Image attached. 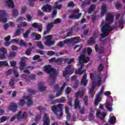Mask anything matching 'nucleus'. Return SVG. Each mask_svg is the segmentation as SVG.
Here are the masks:
<instances>
[{"label":"nucleus","instance_id":"nucleus-1","mask_svg":"<svg viewBox=\"0 0 125 125\" xmlns=\"http://www.w3.org/2000/svg\"><path fill=\"white\" fill-rule=\"evenodd\" d=\"M44 71L49 74V79L51 80L50 83V85H53L55 83V81H56V78L57 77V71L53 68H51V65L48 64L44 66Z\"/></svg>","mask_w":125,"mask_h":125},{"label":"nucleus","instance_id":"nucleus-2","mask_svg":"<svg viewBox=\"0 0 125 125\" xmlns=\"http://www.w3.org/2000/svg\"><path fill=\"white\" fill-rule=\"evenodd\" d=\"M63 104H59L57 106L54 105L52 107V111L57 116L58 119H61L63 116Z\"/></svg>","mask_w":125,"mask_h":125},{"label":"nucleus","instance_id":"nucleus-3","mask_svg":"<svg viewBox=\"0 0 125 125\" xmlns=\"http://www.w3.org/2000/svg\"><path fill=\"white\" fill-rule=\"evenodd\" d=\"M104 21H102L100 26L102 27L101 28V32L103 33H109V32L113 31L114 29H116V27L114 26H112L109 25V23L104 24Z\"/></svg>","mask_w":125,"mask_h":125},{"label":"nucleus","instance_id":"nucleus-4","mask_svg":"<svg viewBox=\"0 0 125 125\" xmlns=\"http://www.w3.org/2000/svg\"><path fill=\"white\" fill-rule=\"evenodd\" d=\"M78 60L81 65L80 69L82 70V69L83 68V66H84L83 64L87 63V62L89 61L90 59L88 57L84 56V55H80V56L78 57Z\"/></svg>","mask_w":125,"mask_h":125},{"label":"nucleus","instance_id":"nucleus-5","mask_svg":"<svg viewBox=\"0 0 125 125\" xmlns=\"http://www.w3.org/2000/svg\"><path fill=\"white\" fill-rule=\"evenodd\" d=\"M44 39L46 40L45 44L47 46H52L55 43L54 41H52V35H51L45 36Z\"/></svg>","mask_w":125,"mask_h":125},{"label":"nucleus","instance_id":"nucleus-6","mask_svg":"<svg viewBox=\"0 0 125 125\" xmlns=\"http://www.w3.org/2000/svg\"><path fill=\"white\" fill-rule=\"evenodd\" d=\"M75 109H79L80 114L83 115L84 114V111L85 109L84 108H82V105L80 104V100L79 99H76L75 101Z\"/></svg>","mask_w":125,"mask_h":125},{"label":"nucleus","instance_id":"nucleus-7","mask_svg":"<svg viewBox=\"0 0 125 125\" xmlns=\"http://www.w3.org/2000/svg\"><path fill=\"white\" fill-rule=\"evenodd\" d=\"M22 79L25 80L26 82L29 83V82H31V80L36 79V75L31 74L30 76H29L28 74H24L22 75Z\"/></svg>","mask_w":125,"mask_h":125},{"label":"nucleus","instance_id":"nucleus-8","mask_svg":"<svg viewBox=\"0 0 125 125\" xmlns=\"http://www.w3.org/2000/svg\"><path fill=\"white\" fill-rule=\"evenodd\" d=\"M7 55V49L5 48H0V59L3 60L6 59Z\"/></svg>","mask_w":125,"mask_h":125},{"label":"nucleus","instance_id":"nucleus-9","mask_svg":"<svg viewBox=\"0 0 125 125\" xmlns=\"http://www.w3.org/2000/svg\"><path fill=\"white\" fill-rule=\"evenodd\" d=\"M74 73V71L72 70V66L70 65H68L65 68L64 71H63V77H66L69 74H72Z\"/></svg>","mask_w":125,"mask_h":125},{"label":"nucleus","instance_id":"nucleus-10","mask_svg":"<svg viewBox=\"0 0 125 125\" xmlns=\"http://www.w3.org/2000/svg\"><path fill=\"white\" fill-rule=\"evenodd\" d=\"M53 9V8H52V6H51V5L46 4L45 5H44L42 7L41 9L43 12H48V13H50V12L52 11Z\"/></svg>","mask_w":125,"mask_h":125},{"label":"nucleus","instance_id":"nucleus-11","mask_svg":"<svg viewBox=\"0 0 125 125\" xmlns=\"http://www.w3.org/2000/svg\"><path fill=\"white\" fill-rule=\"evenodd\" d=\"M43 125H50V119L47 114L45 113L42 118Z\"/></svg>","mask_w":125,"mask_h":125},{"label":"nucleus","instance_id":"nucleus-12","mask_svg":"<svg viewBox=\"0 0 125 125\" xmlns=\"http://www.w3.org/2000/svg\"><path fill=\"white\" fill-rule=\"evenodd\" d=\"M1 21L5 23L7 21V18H6V13L4 11L0 10V22Z\"/></svg>","mask_w":125,"mask_h":125},{"label":"nucleus","instance_id":"nucleus-13","mask_svg":"<svg viewBox=\"0 0 125 125\" xmlns=\"http://www.w3.org/2000/svg\"><path fill=\"white\" fill-rule=\"evenodd\" d=\"M95 50L96 52H98L99 54H104L105 53V49L104 47L100 46L98 44H96L95 47Z\"/></svg>","mask_w":125,"mask_h":125},{"label":"nucleus","instance_id":"nucleus-14","mask_svg":"<svg viewBox=\"0 0 125 125\" xmlns=\"http://www.w3.org/2000/svg\"><path fill=\"white\" fill-rule=\"evenodd\" d=\"M79 25V23H75L74 27H71L66 30V32L67 33H66V36H65V38L68 37H71L72 35H73V31H74V28L76 27V26H78Z\"/></svg>","mask_w":125,"mask_h":125},{"label":"nucleus","instance_id":"nucleus-15","mask_svg":"<svg viewBox=\"0 0 125 125\" xmlns=\"http://www.w3.org/2000/svg\"><path fill=\"white\" fill-rule=\"evenodd\" d=\"M87 78V74L85 73L83 76L82 80L81 82V84H83L84 86H86V84H87L88 80H87V79H86Z\"/></svg>","mask_w":125,"mask_h":125},{"label":"nucleus","instance_id":"nucleus-16","mask_svg":"<svg viewBox=\"0 0 125 125\" xmlns=\"http://www.w3.org/2000/svg\"><path fill=\"white\" fill-rule=\"evenodd\" d=\"M106 22L112 23L114 21V16L111 13H108L106 19Z\"/></svg>","mask_w":125,"mask_h":125},{"label":"nucleus","instance_id":"nucleus-17","mask_svg":"<svg viewBox=\"0 0 125 125\" xmlns=\"http://www.w3.org/2000/svg\"><path fill=\"white\" fill-rule=\"evenodd\" d=\"M38 89L39 91H44L46 89V87L44 86V83L43 82L39 83Z\"/></svg>","mask_w":125,"mask_h":125},{"label":"nucleus","instance_id":"nucleus-18","mask_svg":"<svg viewBox=\"0 0 125 125\" xmlns=\"http://www.w3.org/2000/svg\"><path fill=\"white\" fill-rule=\"evenodd\" d=\"M65 43H71V41L66 40L63 41H61L59 42L58 46L60 47H63V46L65 45Z\"/></svg>","mask_w":125,"mask_h":125},{"label":"nucleus","instance_id":"nucleus-19","mask_svg":"<svg viewBox=\"0 0 125 125\" xmlns=\"http://www.w3.org/2000/svg\"><path fill=\"white\" fill-rule=\"evenodd\" d=\"M97 77L98 79H99V80H98L97 83H96L97 85H100L102 82V78L103 77V75H102V74L100 73L98 74Z\"/></svg>","mask_w":125,"mask_h":125},{"label":"nucleus","instance_id":"nucleus-20","mask_svg":"<svg viewBox=\"0 0 125 125\" xmlns=\"http://www.w3.org/2000/svg\"><path fill=\"white\" fill-rule=\"evenodd\" d=\"M18 108V106H17V104L16 103H13L12 105H10L9 109L12 112H16L17 111V108Z\"/></svg>","mask_w":125,"mask_h":125},{"label":"nucleus","instance_id":"nucleus-21","mask_svg":"<svg viewBox=\"0 0 125 125\" xmlns=\"http://www.w3.org/2000/svg\"><path fill=\"white\" fill-rule=\"evenodd\" d=\"M25 99L27 100V106L28 107H31L33 104V101H32V99L28 96H26Z\"/></svg>","mask_w":125,"mask_h":125},{"label":"nucleus","instance_id":"nucleus-22","mask_svg":"<svg viewBox=\"0 0 125 125\" xmlns=\"http://www.w3.org/2000/svg\"><path fill=\"white\" fill-rule=\"evenodd\" d=\"M82 16V13L78 14L77 15H71L69 16L70 19H80Z\"/></svg>","mask_w":125,"mask_h":125},{"label":"nucleus","instance_id":"nucleus-23","mask_svg":"<svg viewBox=\"0 0 125 125\" xmlns=\"http://www.w3.org/2000/svg\"><path fill=\"white\" fill-rule=\"evenodd\" d=\"M101 101V98H100V96H97V95H96V98L95 99V105L96 106H98Z\"/></svg>","mask_w":125,"mask_h":125},{"label":"nucleus","instance_id":"nucleus-24","mask_svg":"<svg viewBox=\"0 0 125 125\" xmlns=\"http://www.w3.org/2000/svg\"><path fill=\"white\" fill-rule=\"evenodd\" d=\"M96 7V6L95 5H91L88 9V13L89 14H91L93 11H94V9H95Z\"/></svg>","mask_w":125,"mask_h":125},{"label":"nucleus","instance_id":"nucleus-25","mask_svg":"<svg viewBox=\"0 0 125 125\" xmlns=\"http://www.w3.org/2000/svg\"><path fill=\"white\" fill-rule=\"evenodd\" d=\"M86 72V70L85 69H83V70H82L81 69H76L75 70V74H77V75H83V74L85 73Z\"/></svg>","mask_w":125,"mask_h":125},{"label":"nucleus","instance_id":"nucleus-26","mask_svg":"<svg viewBox=\"0 0 125 125\" xmlns=\"http://www.w3.org/2000/svg\"><path fill=\"white\" fill-rule=\"evenodd\" d=\"M80 97V98H82L83 96V91H80L77 92L75 94V97L76 98V99H78V97Z\"/></svg>","mask_w":125,"mask_h":125},{"label":"nucleus","instance_id":"nucleus-27","mask_svg":"<svg viewBox=\"0 0 125 125\" xmlns=\"http://www.w3.org/2000/svg\"><path fill=\"white\" fill-rule=\"evenodd\" d=\"M107 12V8H106V6L103 5L102 7V12L101 15L102 16H104L106 13Z\"/></svg>","mask_w":125,"mask_h":125},{"label":"nucleus","instance_id":"nucleus-28","mask_svg":"<svg viewBox=\"0 0 125 125\" xmlns=\"http://www.w3.org/2000/svg\"><path fill=\"white\" fill-rule=\"evenodd\" d=\"M111 102L107 101L106 102V104L105 105V107L106 108V109H107V110H108V111H109V112H112V107H111Z\"/></svg>","mask_w":125,"mask_h":125},{"label":"nucleus","instance_id":"nucleus-29","mask_svg":"<svg viewBox=\"0 0 125 125\" xmlns=\"http://www.w3.org/2000/svg\"><path fill=\"white\" fill-rule=\"evenodd\" d=\"M6 3L9 7L13 8L14 7V3L11 0H6Z\"/></svg>","mask_w":125,"mask_h":125},{"label":"nucleus","instance_id":"nucleus-30","mask_svg":"<svg viewBox=\"0 0 125 125\" xmlns=\"http://www.w3.org/2000/svg\"><path fill=\"white\" fill-rule=\"evenodd\" d=\"M56 101L59 103H65L66 102V97H62V98H60L59 99H57Z\"/></svg>","mask_w":125,"mask_h":125},{"label":"nucleus","instance_id":"nucleus-31","mask_svg":"<svg viewBox=\"0 0 125 125\" xmlns=\"http://www.w3.org/2000/svg\"><path fill=\"white\" fill-rule=\"evenodd\" d=\"M28 23L25 21L21 22L20 24H17L18 29H20L21 27H26Z\"/></svg>","mask_w":125,"mask_h":125},{"label":"nucleus","instance_id":"nucleus-32","mask_svg":"<svg viewBox=\"0 0 125 125\" xmlns=\"http://www.w3.org/2000/svg\"><path fill=\"white\" fill-rule=\"evenodd\" d=\"M19 44L21 46H24L25 47H27L28 46V43L27 42H24L23 40H21L19 42Z\"/></svg>","mask_w":125,"mask_h":125},{"label":"nucleus","instance_id":"nucleus-33","mask_svg":"<svg viewBox=\"0 0 125 125\" xmlns=\"http://www.w3.org/2000/svg\"><path fill=\"white\" fill-rule=\"evenodd\" d=\"M109 123L110 125H114V124L116 123V117L114 116H111L109 121Z\"/></svg>","mask_w":125,"mask_h":125},{"label":"nucleus","instance_id":"nucleus-34","mask_svg":"<svg viewBox=\"0 0 125 125\" xmlns=\"http://www.w3.org/2000/svg\"><path fill=\"white\" fill-rule=\"evenodd\" d=\"M7 66H8V62L6 61H0V68L1 67H7Z\"/></svg>","mask_w":125,"mask_h":125},{"label":"nucleus","instance_id":"nucleus-35","mask_svg":"<svg viewBox=\"0 0 125 125\" xmlns=\"http://www.w3.org/2000/svg\"><path fill=\"white\" fill-rule=\"evenodd\" d=\"M16 56V52H10L8 55V59H10V58H12L13 57H15Z\"/></svg>","mask_w":125,"mask_h":125},{"label":"nucleus","instance_id":"nucleus-36","mask_svg":"<svg viewBox=\"0 0 125 125\" xmlns=\"http://www.w3.org/2000/svg\"><path fill=\"white\" fill-rule=\"evenodd\" d=\"M37 44L39 48H40V49H43L44 48V46L43 45V44H42V42H37Z\"/></svg>","mask_w":125,"mask_h":125},{"label":"nucleus","instance_id":"nucleus-37","mask_svg":"<svg viewBox=\"0 0 125 125\" xmlns=\"http://www.w3.org/2000/svg\"><path fill=\"white\" fill-rule=\"evenodd\" d=\"M119 26L121 29L123 27L124 24H125V20L124 19H121L118 22Z\"/></svg>","mask_w":125,"mask_h":125},{"label":"nucleus","instance_id":"nucleus-38","mask_svg":"<svg viewBox=\"0 0 125 125\" xmlns=\"http://www.w3.org/2000/svg\"><path fill=\"white\" fill-rule=\"evenodd\" d=\"M53 24H54L53 22H51L49 23H48L46 27V29L50 30L53 28Z\"/></svg>","mask_w":125,"mask_h":125},{"label":"nucleus","instance_id":"nucleus-39","mask_svg":"<svg viewBox=\"0 0 125 125\" xmlns=\"http://www.w3.org/2000/svg\"><path fill=\"white\" fill-rule=\"evenodd\" d=\"M21 31H23V28H18L16 30L15 34L16 37L20 36V33H21Z\"/></svg>","mask_w":125,"mask_h":125},{"label":"nucleus","instance_id":"nucleus-40","mask_svg":"<svg viewBox=\"0 0 125 125\" xmlns=\"http://www.w3.org/2000/svg\"><path fill=\"white\" fill-rule=\"evenodd\" d=\"M13 17H14L15 18H16V17H17L18 15H19L18 11L16 9H14L13 10Z\"/></svg>","mask_w":125,"mask_h":125},{"label":"nucleus","instance_id":"nucleus-41","mask_svg":"<svg viewBox=\"0 0 125 125\" xmlns=\"http://www.w3.org/2000/svg\"><path fill=\"white\" fill-rule=\"evenodd\" d=\"M57 15V9H56V8H54L53 10V14L52 15V18L53 19V18H55V16Z\"/></svg>","mask_w":125,"mask_h":125},{"label":"nucleus","instance_id":"nucleus-42","mask_svg":"<svg viewBox=\"0 0 125 125\" xmlns=\"http://www.w3.org/2000/svg\"><path fill=\"white\" fill-rule=\"evenodd\" d=\"M88 42L90 44H93L95 43V40H94V37H90L89 41H88Z\"/></svg>","mask_w":125,"mask_h":125},{"label":"nucleus","instance_id":"nucleus-43","mask_svg":"<svg viewBox=\"0 0 125 125\" xmlns=\"http://www.w3.org/2000/svg\"><path fill=\"white\" fill-rule=\"evenodd\" d=\"M25 104L26 102H25V100L22 99L20 100V102L19 103V105H20V106H21V107H23L25 106Z\"/></svg>","mask_w":125,"mask_h":125},{"label":"nucleus","instance_id":"nucleus-44","mask_svg":"<svg viewBox=\"0 0 125 125\" xmlns=\"http://www.w3.org/2000/svg\"><path fill=\"white\" fill-rule=\"evenodd\" d=\"M83 101L85 106H88V97L87 96H84Z\"/></svg>","mask_w":125,"mask_h":125},{"label":"nucleus","instance_id":"nucleus-45","mask_svg":"<svg viewBox=\"0 0 125 125\" xmlns=\"http://www.w3.org/2000/svg\"><path fill=\"white\" fill-rule=\"evenodd\" d=\"M89 93L91 94V98H93L94 97V95H95V92L92 89H89Z\"/></svg>","mask_w":125,"mask_h":125},{"label":"nucleus","instance_id":"nucleus-46","mask_svg":"<svg viewBox=\"0 0 125 125\" xmlns=\"http://www.w3.org/2000/svg\"><path fill=\"white\" fill-rule=\"evenodd\" d=\"M30 34V31L29 30H26L25 33L23 34V37L24 39H27L28 37H29V34Z\"/></svg>","mask_w":125,"mask_h":125},{"label":"nucleus","instance_id":"nucleus-47","mask_svg":"<svg viewBox=\"0 0 125 125\" xmlns=\"http://www.w3.org/2000/svg\"><path fill=\"white\" fill-rule=\"evenodd\" d=\"M20 69H21V70H23L26 66V63H25V62H21L20 63Z\"/></svg>","mask_w":125,"mask_h":125},{"label":"nucleus","instance_id":"nucleus-48","mask_svg":"<svg viewBox=\"0 0 125 125\" xmlns=\"http://www.w3.org/2000/svg\"><path fill=\"white\" fill-rule=\"evenodd\" d=\"M21 113L22 111H20L17 115H15V117H16V119H17V121H20V119H22L21 116Z\"/></svg>","mask_w":125,"mask_h":125},{"label":"nucleus","instance_id":"nucleus-49","mask_svg":"<svg viewBox=\"0 0 125 125\" xmlns=\"http://www.w3.org/2000/svg\"><path fill=\"white\" fill-rule=\"evenodd\" d=\"M80 37L79 36H77V37H73V38H71L70 39H69L68 40L70 41V43L72 42H73V41H79L80 40Z\"/></svg>","mask_w":125,"mask_h":125},{"label":"nucleus","instance_id":"nucleus-50","mask_svg":"<svg viewBox=\"0 0 125 125\" xmlns=\"http://www.w3.org/2000/svg\"><path fill=\"white\" fill-rule=\"evenodd\" d=\"M67 99L68 100V105L71 107H72V106H73V104H72V97H68Z\"/></svg>","mask_w":125,"mask_h":125},{"label":"nucleus","instance_id":"nucleus-51","mask_svg":"<svg viewBox=\"0 0 125 125\" xmlns=\"http://www.w3.org/2000/svg\"><path fill=\"white\" fill-rule=\"evenodd\" d=\"M42 119V115L41 114H39L37 115L34 120L35 122H39L40 120Z\"/></svg>","mask_w":125,"mask_h":125},{"label":"nucleus","instance_id":"nucleus-52","mask_svg":"<svg viewBox=\"0 0 125 125\" xmlns=\"http://www.w3.org/2000/svg\"><path fill=\"white\" fill-rule=\"evenodd\" d=\"M6 120H7L6 116H2L0 118V123H4V122H6Z\"/></svg>","mask_w":125,"mask_h":125},{"label":"nucleus","instance_id":"nucleus-53","mask_svg":"<svg viewBox=\"0 0 125 125\" xmlns=\"http://www.w3.org/2000/svg\"><path fill=\"white\" fill-rule=\"evenodd\" d=\"M61 21H62V19L58 18L56 19L54 21V24H59L61 23Z\"/></svg>","mask_w":125,"mask_h":125},{"label":"nucleus","instance_id":"nucleus-54","mask_svg":"<svg viewBox=\"0 0 125 125\" xmlns=\"http://www.w3.org/2000/svg\"><path fill=\"white\" fill-rule=\"evenodd\" d=\"M31 26L33 28H35V29H38V27L40 26V25H39V23L34 22L31 24Z\"/></svg>","mask_w":125,"mask_h":125},{"label":"nucleus","instance_id":"nucleus-55","mask_svg":"<svg viewBox=\"0 0 125 125\" xmlns=\"http://www.w3.org/2000/svg\"><path fill=\"white\" fill-rule=\"evenodd\" d=\"M109 35V33H103V34H101V39H105L107 36Z\"/></svg>","mask_w":125,"mask_h":125},{"label":"nucleus","instance_id":"nucleus-56","mask_svg":"<svg viewBox=\"0 0 125 125\" xmlns=\"http://www.w3.org/2000/svg\"><path fill=\"white\" fill-rule=\"evenodd\" d=\"M37 15L38 16H44V13L42 12V11H41V10H38V12L37 13Z\"/></svg>","mask_w":125,"mask_h":125},{"label":"nucleus","instance_id":"nucleus-57","mask_svg":"<svg viewBox=\"0 0 125 125\" xmlns=\"http://www.w3.org/2000/svg\"><path fill=\"white\" fill-rule=\"evenodd\" d=\"M34 49V47H32V48L27 49L25 52V54L27 55H30L31 54V51H32V49Z\"/></svg>","mask_w":125,"mask_h":125},{"label":"nucleus","instance_id":"nucleus-58","mask_svg":"<svg viewBox=\"0 0 125 125\" xmlns=\"http://www.w3.org/2000/svg\"><path fill=\"white\" fill-rule=\"evenodd\" d=\"M68 7H74L75 6V4H74V1H70L67 5Z\"/></svg>","mask_w":125,"mask_h":125},{"label":"nucleus","instance_id":"nucleus-59","mask_svg":"<svg viewBox=\"0 0 125 125\" xmlns=\"http://www.w3.org/2000/svg\"><path fill=\"white\" fill-rule=\"evenodd\" d=\"M47 54L48 56H52V55H54V54H55V52L53 51H49Z\"/></svg>","mask_w":125,"mask_h":125},{"label":"nucleus","instance_id":"nucleus-60","mask_svg":"<svg viewBox=\"0 0 125 125\" xmlns=\"http://www.w3.org/2000/svg\"><path fill=\"white\" fill-rule=\"evenodd\" d=\"M10 63L11 67H15V66H16L17 62H15L14 61H11L10 62Z\"/></svg>","mask_w":125,"mask_h":125},{"label":"nucleus","instance_id":"nucleus-61","mask_svg":"<svg viewBox=\"0 0 125 125\" xmlns=\"http://www.w3.org/2000/svg\"><path fill=\"white\" fill-rule=\"evenodd\" d=\"M28 91L29 93H31V94H36V91H35V90H33L32 89H28Z\"/></svg>","mask_w":125,"mask_h":125},{"label":"nucleus","instance_id":"nucleus-62","mask_svg":"<svg viewBox=\"0 0 125 125\" xmlns=\"http://www.w3.org/2000/svg\"><path fill=\"white\" fill-rule=\"evenodd\" d=\"M103 65H102V64L100 63L98 67V70L99 71V72H101V71L103 70Z\"/></svg>","mask_w":125,"mask_h":125},{"label":"nucleus","instance_id":"nucleus-63","mask_svg":"<svg viewBox=\"0 0 125 125\" xmlns=\"http://www.w3.org/2000/svg\"><path fill=\"white\" fill-rule=\"evenodd\" d=\"M79 83H80V82L79 80H77L75 82V83L73 85L74 88H77V87L79 86Z\"/></svg>","mask_w":125,"mask_h":125},{"label":"nucleus","instance_id":"nucleus-64","mask_svg":"<svg viewBox=\"0 0 125 125\" xmlns=\"http://www.w3.org/2000/svg\"><path fill=\"white\" fill-rule=\"evenodd\" d=\"M37 29H38L39 32H42V24L39 25L38 27H37Z\"/></svg>","mask_w":125,"mask_h":125}]
</instances>
